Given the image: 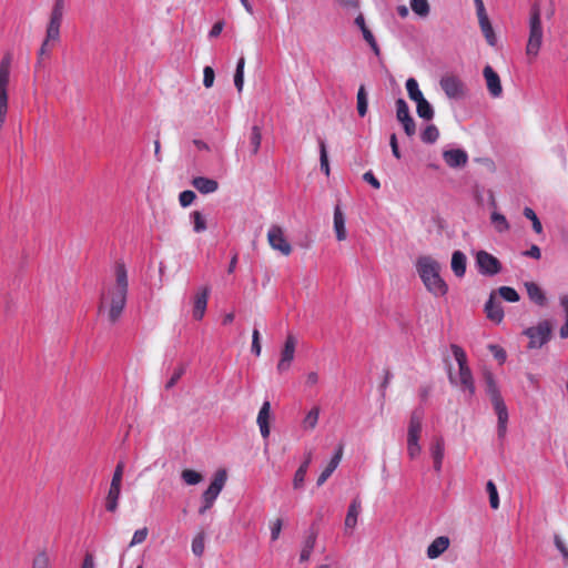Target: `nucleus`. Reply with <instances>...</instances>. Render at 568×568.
Returning <instances> with one entry per match:
<instances>
[{
    "label": "nucleus",
    "instance_id": "nucleus-30",
    "mask_svg": "<svg viewBox=\"0 0 568 568\" xmlns=\"http://www.w3.org/2000/svg\"><path fill=\"white\" fill-rule=\"evenodd\" d=\"M334 230L339 241L346 239L345 216L339 206L334 210Z\"/></svg>",
    "mask_w": 568,
    "mask_h": 568
},
{
    "label": "nucleus",
    "instance_id": "nucleus-14",
    "mask_svg": "<svg viewBox=\"0 0 568 568\" xmlns=\"http://www.w3.org/2000/svg\"><path fill=\"white\" fill-rule=\"evenodd\" d=\"M486 80L487 89L491 97L498 98L503 93V87L499 75L494 71L490 65H486L483 71Z\"/></svg>",
    "mask_w": 568,
    "mask_h": 568
},
{
    "label": "nucleus",
    "instance_id": "nucleus-8",
    "mask_svg": "<svg viewBox=\"0 0 568 568\" xmlns=\"http://www.w3.org/2000/svg\"><path fill=\"white\" fill-rule=\"evenodd\" d=\"M396 118L403 124L407 136L412 138L416 133V123L409 113V108L404 99L396 101Z\"/></svg>",
    "mask_w": 568,
    "mask_h": 568
},
{
    "label": "nucleus",
    "instance_id": "nucleus-49",
    "mask_svg": "<svg viewBox=\"0 0 568 568\" xmlns=\"http://www.w3.org/2000/svg\"><path fill=\"white\" fill-rule=\"evenodd\" d=\"M61 24L49 22L45 30V40L59 41Z\"/></svg>",
    "mask_w": 568,
    "mask_h": 568
},
{
    "label": "nucleus",
    "instance_id": "nucleus-2",
    "mask_svg": "<svg viewBox=\"0 0 568 568\" xmlns=\"http://www.w3.org/2000/svg\"><path fill=\"white\" fill-rule=\"evenodd\" d=\"M415 268L426 291L434 297H443L448 293V285L442 277V266L436 260L420 256L415 262Z\"/></svg>",
    "mask_w": 568,
    "mask_h": 568
},
{
    "label": "nucleus",
    "instance_id": "nucleus-32",
    "mask_svg": "<svg viewBox=\"0 0 568 568\" xmlns=\"http://www.w3.org/2000/svg\"><path fill=\"white\" fill-rule=\"evenodd\" d=\"M416 112L424 120H432L434 116L433 106L425 98L416 101Z\"/></svg>",
    "mask_w": 568,
    "mask_h": 568
},
{
    "label": "nucleus",
    "instance_id": "nucleus-13",
    "mask_svg": "<svg viewBox=\"0 0 568 568\" xmlns=\"http://www.w3.org/2000/svg\"><path fill=\"white\" fill-rule=\"evenodd\" d=\"M494 410L497 415V434L499 438H504L507 433V424H508V409L504 402V399L491 403Z\"/></svg>",
    "mask_w": 568,
    "mask_h": 568
},
{
    "label": "nucleus",
    "instance_id": "nucleus-27",
    "mask_svg": "<svg viewBox=\"0 0 568 568\" xmlns=\"http://www.w3.org/2000/svg\"><path fill=\"white\" fill-rule=\"evenodd\" d=\"M121 496V485L110 484V488L105 498V509L110 513H115L119 506Z\"/></svg>",
    "mask_w": 568,
    "mask_h": 568
},
{
    "label": "nucleus",
    "instance_id": "nucleus-41",
    "mask_svg": "<svg viewBox=\"0 0 568 568\" xmlns=\"http://www.w3.org/2000/svg\"><path fill=\"white\" fill-rule=\"evenodd\" d=\"M410 8L419 17H427L429 14V3L427 0H410Z\"/></svg>",
    "mask_w": 568,
    "mask_h": 568
},
{
    "label": "nucleus",
    "instance_id": "nucleus-6",
    "mask_svg": "<svg viewBox=\"0 0 568 568\" xmlns=\"http://www.w3.org/2000/svg\"><path fill=\"white\" fill-rule=\"evenodd\" d=\"M525 334L529 337V347H541L550 338L551 326L548 321H542L537 326L527 328Z\"/></svg>",
    "mask_w": 568,
    "mask_h": 568
},
{
    "label": "nucleus",
    "instance_id": "nucleus-58",
    "mask_svg": "<svg viewBox=\"0 0 568 568\" xmlns=\"http://www.w3.org/2000/svg\"><path fill=\"white\" fill-rule=\"evenodd\" d=\"M124 467H125L124 462L121 460L118 463V465L115 466V469L113 471V475H112L111 484H116V485L122 484Z\"/></svg>",
    "mask_w": 568,
    "mask_h": 568
},
{
    "label": "nucleus",
    "instance_id": "nucleus-56",
    "mask_svg": "<svg viewBox=\"0 0 568 568\" xmlns=\"http://www.w3.org/2000/svg\"><path fill=\"white\" fill-rule=\"evenodd\" d=\"M148 532L149 531L146 527L135 530L131 539L130 546L132 547L142 544L146 539Z\"/></svg>",
    "mask_w": 568,
    "mask_h": 568
},
{
    "label": "nucleus",
    "instance_id": "nucleus-26",
    "mask_svg": "<svg viewBox=\"0 0 568 568\" xmlns=\"http://www.w3.org/2000/svg\"><path fill=\"white\" fill-rule=\"evenodd\" d=\"M525 287L528 294V297L531 302L537 304L538 306H545L547 303L546 295L544 291L534 282H526Z\"/></svg>",
    "mask_w": 568,
    "mask_h": 568
},
{
    "label": "nucleus",
    "instance_id": "nucleus-40",
    "mask_svg": "<svg viewBox=\"0 0 568 568\" xmlns=\"http://www.w3.org/2000/svg\"><path fill=\"white\" fill-rule=\"evenodd\" d=\"M406 90H407L409 99L413 100L414 102L418 101L419 99L425 98L423 95L422 91L419 90L417 81L414 78H409L406 81Z\"/></svg>",
    "mask_w": 568,
    "mask_h": 568
},
{
    "label": "nucleus",
    "instance_id": "nucleus-25",
    "mask_svg": "<svg viewBox=\"0 0 568 568\" xmlns=\"http://www.w3.org/2000/svg\"><path fill=\"white\" fill-rule=\"evenodd\" d=\"M316 538H317L316 531L313 528H311L308 530V534H307L305 540L303 541L302 550L300 554L301 562L307 561L311 558V555H312L313 549L316 544Z\"/></svg>",
    "mask_w": 568,
    "mask_h": 568
},
{
    "label": "nucleus",
    "instance_id": "nucleus-64",
    "mask_svg": "<svg viewBox=\"0 0 568 568\" xmlns=\"http://www.w3.org/2000/svg\"><path fill=\"white\" fill-rule=\"evenodd\" d=\"M363 179L365 182H367L368 184H371L374 189H379L381 187V183L379 181L375 178V175L373 174V172L368 171V172H365L364 175H363Z\"/></svg>",
    "mask_w": 568,
    "mask_h": 568
},
{
    "label": "nucleus",
    "instance_id": "nucleus-20",
    "mask_svg": "<svg viewBox=\"0 0 568 568\" xmlns=\"http://www.w3.org/2000/svg\"><path fill=\"white\" fill-rule=\"evenodd\" d=\"M362 511V503L359 498H354L347 509V514L345 517V529L353 530L357 525L358 516Z\"/></svg>",
    "mask_w": 568,
    "mask_h": 568
},
{
    "label": "nucleus",
    "instance_id": "nucleus-53",
    "mask_svg": "<svg viewBox=\"0 0 568 568\" xmlns=\"http://www.w3.org/2000/svg\"><path fill=\"white\" fill-rule=\"evenodd\" d=\"M251 351H252V353L255 356H260L261 355V351H262L261 334H260V331L257 328H254L253 333H252V347H251Z\"/></svg>",
    "mask_w": 568,
    "mask_h": 568
},
{
    "label": "nucleus",
    "instance_id": "nucleus-34",
    "mask_svg": "<svg viewBox=\"0 0 568 568\" xmlns=\"http://www.w3.org/2000/svg\"><path fill=\"white\" fill-rule=\"evenodd\" d=\"M262 141V129L258 125H254L250 133V146L253 155L257 154Z\"/></svg>",
    "mask_w": 568,
    "mask_h": 568
},
{
    "label": "nucleus",
    "instance_id": "nucleus-63",
    "mask_svg": "<svg viewBox=\"0 0 568 568\" xmlns=\"http://www.w3.org/2000/svg\"><path fill=\"white\" fill-rule=\"evenodd\" d=\"M389 145L392 148V153L393 155L396 158V159H400V151H399V148H398V142H397V136L395 133H393L390 136H389Z\"/></svg>",
    "mask_w": 568,
    "mask_h": 568
},
{
    "label": "nucleus",
    "instance_id": "nucleus-7",
    "mask_svg": "<svg viewBox=\"0 0 568 568\" xmlns=\"http://www.w3.org/2000/svg\"><path fill=\"white\" fill-rule=\"evenodd\" d=\"M478 271L484 275H496L500 271V262L498 258L489 254L487 251H478L476 256Z\"/></svg>",
    "mask_w": 568,
    "mask_h": 568
},
{
    "label": "nucleus",
    "instance_id": "nucleus-43",
    "mask_svg": "<svg viewBox=\"0 0 568 568\" xmlns=\"http://www.w3.org/2000/svg\"><path fill=\"white\" fill-rule=\"evenodd\" d=\"M486 490L489 495V504L493 509H497L499 507V497L497 487L493 480H488L486 484Z\"/></svg>",
    "mask_w": 568,
    "mask_h": 568
},
{
    "label": "nucleus",
    "instance_id": "nucleus-59",
    "mask_svg": "<svg viewBox=\"0 0 568 568\" xmlns=\"http://www.w3.org/2000/svg\"><path fill=\"white\" fill-rule=\"evenodd\" d=\"M554 542H555V546L556 548L559 550V552L561 554L566 564H568V548L567 546L565 545L564 540L560 538V536L558 535H555L554 537Z\"/></svg>",
    "mask_w": 568,
    "mask_h": 568
},
{
    "label": "nucleus",
    "instance_id": "nucleus-48",
    "mask_svg": "<svg viewBox=\"0 0 568 568\" xmlns=\"http://www.w3.org/2000/svg\"><path fill=\"white\" fill-rule=\"evenodd\" d=\"M524 215L531 221L532 223V230L536 232V233H541L542 231V225L538 219V216L536 215L535 211L530 207H525L524 209Z\"/></svg>",
    "mask_w": 568,
    "mask_h": 568
},
{
    "label": "nucleus",
    "instance_id": "nucleus-10",
    "mask_svg": "<svg viewBox=\"0 0 568 568\" xmlns=\"http://www.w3.org/2000/svg\"><path fill=\"white\" fill-rule=\"evenodd\" d=\"M12 63V53L7 52L0 61V99H9L8 85Z\"/></svg>",
    "mask_w": 568,
    "mask_h": 568
},
{
    "label": "nucleus",
    "instance_id": "nucleus-60",
    "mask_svg": "<svg viewBox=\"0 0 568 568\" xmlns=\"http://www.w3.org/2000/svg\"><path fill=\"white\" fill-rule=\"evenodd\" d=\"M185 373V368L183 366L179 367L174 371L173 375L166 383V388L173 387L178 381L182 377V375Z\"/></svg>",
    "mask_w": 568,
    "mask_h": 568
},
{
    "label": "nucleus",
    "instance_id": "nucleus-11",
    "mask_svg": "<svg viewBox=\"0 0 568 568\" xmlns=\"http://www.w3.org/2000/svg\"><path fill=\"white\" fill-rule=\"evenodd\" d=\"M295 347H296V339L294 336L288 335L284 348L281 354V359L277 364V371L278 372H285L290 368L292 361L294 359L295 354Z\"/></svg>",
    "mask_w": 568,
    "mask_h": 568
},
{
    "label": "nucleus",
    "instance_id": "nucleus-61",
    "mask_svg": "<svg viewBox=\"0 0 568 568\" xmlns=\"http://www.w3.org/2000/svg\"><path fill=\"white\" fill-rule=\"evenodd\" d=\"M281 530H282V520L276 519L271 526V539L273 541L278 539Z\"/></svg>",
    "mask_w": 568,
    "mask_h": 568
},
{
    "label": "nucleus",
    "instance_id": "nucleus-46",
    "mask_svg": "<svg viewBox=\"0 0 568 568\" xmlns=\"http://www.w3.org/2000/svg\"><path fill=\"white\" fill-rule=\"evenodd\" d=\"M320 162L321 170L328 176L329 175V163L326 151V144L323 140L320 141Z\"/></svg>",
    "mask_w": 568,
    "mask_h": 568
},
{
    "label": "nucleus",
    "instance_id": "nucleus-15",
    "mask_svg": "<svg viewBox=\"0 0 568 568\" xmlns=\"http://www.w3.org/2000/svg\"><path fill=\"white\" fill-rule=\"evenodd\" d=\"M270 419H271V403L270 400H264L260 412L257 414L256 423L260 428L261 436L264 439H267L270 437Z\"/></svg>",
    "mask_w": 568,
    "mask_h": 568
},
{
    "label": "nucleus",
    "instance_id": "nucleus-33",
    "mask_svg": "<svg viewBox=\"0 0 568 568\" xmlns=\"http://www.w3.org/2000/svg\"><path fill=\"white\" fill-rule=\"evenodd\" d=\"M357 112L359 116H365L368 110V99L365 87L362 84L357 91Z\"/></svg>",
    "mask_w": 568,
    "mask_h": 568
},
{
    "label": "nucleus",
    "instance_id": "nucleus-54",
    "mask_svg": "<svg viewBox=\"0 0 568 568\" xmlns=\"http://www.w3.org/2000/svg\"><path fill=\"white\" fill-rule=\"evenodd\" d=\"M196 195L193 191L186 190L180 193L179 201L181 206L186 207L193 203Z\"/></svg>",
    "mask_w": 568,
    "mask_h": 568
},
{
    "label": "nucleus",
    "instance_id": "nucleus-38",
    "mask_svg": "<svg viewBox=\"0 0 568 568\" xmlns=\"http://www.w3.org/2000/svg\"><path fill=\"white\" fill-rule=\"evenodd\" d=\"M419 438V436L407 435V454L410 459L417 458L422 452Z\"/></svg>",
    "mask_w": 568,
    "mask_h": 568
},
{
    "label": "nucleus",
    "instance_id": "nucleus-42",
    "mask_svg": "<svg viewBox=\"0 0 568 568\" xmlns=\"http://www.w3.org/2000/svg\"><path fill=\"white\" fill-rule=\"evenodd\" d=\"M31 568H51V560L47 551H40L34 556Z\"/></svg>",
    "mask_w": 568,
    "mask_h": 568
},
{
    "label": "nucleus",
    "instance_id": "nucleus-18",
    "mask_svg": "<svg viewBox=\"0 0 568 568\" xmlns=\"http://www.w3.org/2000/svg\"><path fill=\"white\" fill-rule=\"evenodd\" d=\"M343 455V447L339 446L333 457L331 458L329 463L325 467V469L321 473V475L317 478L316 485L321 487L335 471V469L338 467L341 459Z\"/></svg>",
    "mask_w": 568,
    "mask_h": 568
},
{
    "label": "nucleus",
    "instance_id": "nucleus-62",
    "mask_svg": "<svg viewBox=\"0 0 568 568\" xmlns=\"http://www.w3.org/2000/svg\"><path fill=\"white\" fill-rule=\"evenodd\" d=\"M9 99H0V129L6 122L7 112H8Z\"/></svg>",
    "mask_w": 568,
    "mask_h": 568
},
{
    "label": "nucleus",
    "instance_id": "nucleus-22",
    "mask_svg": "<svg viewBox=\"0 0 568 568\" xmlns=\"http://www.w3.org/2000/svg\"><path fill=\"white\" fill-rule=\"evenodd\" d=\"M485 313L487 318L496 324H499L504 318L503 306L495 301L494 294L490 295L485 304Z\"/></svg>",
    "mask_w": 568,
    "mask_h": 568
},
{
    "label": "nucleus",
    "instance_id": "nucleus-52",
    "mask_svg": "<svg viewBox=\"0 0 568 568\" xmlns=\"http://www.w3.org/2000/svg\"><path fill=\"white\" fill-rule=\"evenodd\" d=\"M307 470L304 467H298L293 477V487L294 489H302L304 487L305 477Z\"/></svg>",
    "mask_w": 568,
    "mask_h": 568
},
{
    "label": "nucleus",
    "instance_id": "nucleus-5",
    "mask_svg": "<svg viewBox=\"0 0 568 568\" xmlns=\"http://www.w3.org/2000/svg\"><path fill=\"white\" fill-rule=\"evenodd\" d=\"M227 479V474L225 469H220L214 474V477L207 487V489L202 494L201 497V506L199 508V514L204 515L207 510H210L219 495L223 490Z\"/></svg>",
    "mask_w": 568,
    "mask_h": 568
},
{
    "label": "nucleus",
    "instance_id": "nucleus-44",
    "mask_svg": "<svg viewBox=\"0 0 568 568\" xmlns=\"http://www.w3.org/2000/svg\"><path fill=\"white\" fill-rule=\"evenodd\" d=\"M181 477L187 485H196L202 480V475L193 469H184Z\"/></svg>",
    "mask_w": 568,
    "mask_h": 568
},
{
    "label": "nucleus",
    "instance_id": "nucleus-19",
    "mask_svg": "<svg viewBox=\"0 0 568 568\" xmlns=\"http://www.w3.org/2000/svg\"><path fill=\"white\" fill-rule=\"evenodd\" d=\"M443 158L450 168L464 166L468 160L467 153L460 149L445 151Z\"/></svg>",
    "mask_w": 568,
    "mask_h": 568
},
{
    "label": "nucleus",
    "instance_id": "nucleus-37",
    "mask_svg": "<svg viewBox=\"0 0 568 568\" xmlns=\"http://www.w3.org/2000/svg\"><path fill=\"white\" fill-rule=\"evenodd\" d=\"M244 68H245V59L241 57L237 60L236 70L234 74V85L239 92H242L244 85Z\"/></svg>",
    "mask_w": 568,
    "mask_h": 568
},
{
    "label": "nucleus",
    "instance_id": "nucleus-31",
    "mask_svg": "<svg viewBox=\"0 0 568 568\" xmlns=\"http://www.w3.org/2000/svg\"><path fill=\"white\" fill-rule=\"evenodd\" d=\"M486 393L488 394L491 403L503 399L499 388L495 382L491 373L485 374Z\"/></svg>",
    "mask_w": 568,
    "mask_h": 568
},
{
    "label": "nucleus",
    "instance_id": "nucleus-47",
    "mask_svg": "<svg viewBox=\"0 0 568 568\" xmlns=\"http://www.w3.org/2000/svg\"><path fill=\"white\" fill-rule=\"evenodd\" d=\"M490 220H491V224L494 225V227L498 232H503V231H506L508 229V222H507L506 217L503 214L494 212L491 214V219Z\"/></svg>",
    "mask_w": 568,
    "mask_h": 568
},
{
    "label": "nucleus",
    "instance_id": "nucleus-39",
    "mask_svg": "<svg viewBox=\"0 0 568 568\" xmlns=\"http://www.w3.org/2000/svg\"><path fill=\"white\" fill-rule=\"evenodd\" d=\"M439 138V131L436 125L428 124L425 130L420 133V140L424 143L432 144L435 143Z\"/></svg>",
    "mask_w": 568,
    "mask_h": 568
},
{
    "label": "nucleus",
    "instance_id": "nucleus-57",
    "mask_svg": "<svg viewBox=\"0 0 568 568\" xmlns=\"http://www.w3.org/2000/svg\"><path fill=\"white\" fill-rule=\"evenodd\" d=\"M192 217H193L195 232H202L206 229L205 220L199 211L193 212Z\"/></svg>",
    "mask_w": 568,
    "mask_h": 568
},
{
    "label": "nucleus",
    "instance_id": "nucleus-17",
    "mask_svg": "<svg viewBox=\"0 0 568 568\" xmlns=\"http://www.w3.org/2000/svg\"><path fill=\"white\" fill-rule=\"evenodd\" d=\"M430 454L434 460V470L436 473H440L445 456V444L442 437H437L434 439L430 446Z\"/></svg>",
    "mask_w": 568,
    "mask_h": 568
},
{
    "label": "nucleus",
    "instance_id": "nucleus-24",
    "mask_svg": "<svg viewBox=\"0 0 568 568\" xmlns=\"http://www.w3.org/2000/svg\"><path fill=\"white\" fill-rule=\"evenodd\" d=\"M192 185L202 194H210L219 189L217 181L204 176L194 178Z\"/></svg>",
    "mask_w": 568,
    "mask_h": 568
},
{
    "label": "nucleus",
    "instance_id": "nucleus-29",
    "mask_svg": "<svg viewBox=\"0 0 568 568\" xmlns=\"http://www.w3.org/2000/svg\"><path fill=\"white\" fill-rule=\"evenodd\" d=\"M467 258L462 251H455L452 257V271L457 277H463L466 273Z\"/></svg>",
    "mask_w": 568,
    "mask_h": 568
},
{
    "label": "nucleus",
    "instance_id": "nucleus-4",
    "mask_svg": "<svg viewBox=\"0 0 568 568\" xmlns=\"http://www.w3.org/2000/svg\"><path fill=\"white\" fill-rule=\"evenodd\" d=\"M541 10L538 3H534L529 17V37L526 45V54L536 58L542 44Z\"/></svg>",
    "mask_w": 568,
    "mask_h": 568
},
{
    "label": "nucleus",
    "instance_id": "nucleus-21",
    "mask_svg": "<svg viewBox=\"0 0 568 568\" xmlns=\"http://www.w3.org/2000/svg\"><path fill=\"white\" fill-rule=\"evenodd\" d=\"M449 538L446 536H439L435 538L430 545L427 547V557L429 559L438 558L442 554H444L449 547Z\"/></svg>",
    "mask_w": 568,
    "mask_h": 568
},
{
    "label": "nucleus",
    "instance_id": "nucleus-3",
    "mask_svg": "<svg viewBox=\"0 0 568 568\" xmlns=\"http://www.w3.org/2000/svg\"><path fill=\"white\" fill-rule=\"evenodd\" d=\"M452 353L458 364V375L448 374V379L452 385L460 388L462 392L467 393L470 399L476 392L474 377L467 364V355L465 351L457 344L450 345Z\"/></svg>",
    "mask_w": 568,
    "mask_h": 568
},
{
    "label": "nucleus",
    "instance_id": "nucleus-55",
    "mask_svg": "<svg viewBox=\"0 0 568 568\" xmlns=\"http://www.w3.org/2000/svg\"><path fill=\"white\" fill-rule=\"evenodd\" d=\"M215 73L212 67H205L203 70V85L211 88L214 84Z\"/></svg>",
    "mask_w": 568,
    "mask_h": 568
},
{
    "label": "nucleus",
    "instance_id": "nucleus-23",
    "mask_svg": "<svg viewBox=\"0 0 568 568\" xmlns=\"http://www.w3.org/2000/svg\"><path fill=\"white\" fill-rule=\"evenodd\" d=\"M424 418V409L422 407L415 408L409 418L407 435L409 436H419L422 433V424Z\"/></svg>",
    "mask_w": 568,
    "mask_h": 568
},
{
    "label": "nucleus",
    "instance_id": "nucleus-36",
    "mask_svg": "<svg viewBox=\"0 0 568 568\" xmlns=\"http://www.w3.org/2000/svg\"><path fill=\"white\" fill-rule=\"evenodd\" d=\"M63 14H64V0H54L49 22L61 24Z\"/></svg>",
    "mask_w": 568,
    "mask_h": 568
},
{
    "label": "nucleus",
    "instance_id": "nucleus-16",
    "mask_svg": "<svg viewBox=\"0 0 568 568\" xmlns=\"http://www.w3.org/2000/svg\"><path fill=\"white\" fill-rule=\"evenodd\" d=\"M267 241L272 248H291L287 243L284 231L278 225H272L267 232Z\"/></svg>",
    "mask_w": 568,
    "mask_h": 568
},
{
    "label": "nucleus",
    "instance_id": "nucleus-45",
    "mask_svg": "<svg viewBox=\"0 0 568 568\" xmlns=\"http://www.w3.org/2000/svg\"><path fill=\"white\" fill-rule=\"evenodd\" d=\"M499 295L507 302H518L519 301V294L517 291L510 286H501L498 288Z\"/></svg>",
    "mask_w": 568,
    "mask_h": 568
},
{
    "label": "nucleus",
    "instance_id": "nucleus-12",
    "mask_svg": "<svg viewBox=\"0 0 568 568\" xmlns=\"http://www.w3.org/2000/svg\"><path fill=\"white\" fill-rule=\"evenodd\" d=\"M210 295V287L202 286L199 288L194 296L193 302V317L197 321H201L205 314L207 300Z\"/></svg>",
    "mask_w": 568,
    "mask_h": 568
},
{
    "label": "nucleus",
    "instance_id": "nucleus-51",
    "mask_svg": "<svg viewBox=\"0 0 568 568\" xmlns=\"http://www.w3.org/2000/svg\"><path fill=\"white\" fill-rule=\"evenodd\" d=\"M361 31L363 33L364 40L369 44V47L372 48L374 53L376 55H378L379 54V47H378V44L376 42V39H375L374 34L372 33V31L367 27L364 28Z\"/></svg>",
    "mask_w": 568,
    "mask_h": 568
},
{
    "label": "nucleus",
    "instance_id": "nucleus-28",
    "mask_svg": "<svg viewBox=\"0 0 568 568\" xmlns=\"http://www.w3.org/2000/svg\"><path fill=\"white\" fill-rule=\"evenodd\" d=\"M478 22H479L480 30H481L486 41L488 42V44L489 45H495V43H496V36H495L493 26H491V23L489 21V18H488L487 13L478 16Z\"/></svg>",
    "mask_w": 568,
    "mask_h": 568
},
{
    "label": "nucleus",
    "instance_id": "nucleus-50",
    "mask_svg": "<svg viewBox=\"0 0 568 568\" xmlns=\"http://www.w3.org/2000/svg\"><path fill=\"white\" fill-rule=\"evenodd\" d=\"M192 551L195 556L201 557L204 552V534L196 535L192 540Z\"/></svg>",
    "mask_w": 568,
    "mask_h": 568
},
{
    "label": "nucleus",
    "instance_id": "nucleus-1",
    "mask_svg": "<svg viewBox=\"0 0 568 568\" xmlns=\"http://www.w3.org/2000/svg\"><path fill=\"white\" fill-rule=\"evenodd\" d=\"M114 280L104 284L99 313L106 316L111 324L119 321L126 304L128 297V271L123 262H116L113 266Z\"/></svg>",
    "mask_w": 568,
    "mask_h": 568
},
{
    "label": "nucleus",
    "instance_id": "nucleus-9",
    "mask_svg": "<svg viewBox=\"0 0 568 568\" xmlns=\"http://www.w3.org/2000/svg\"><path fill=\"white\" fill-rule=\"evenodd\" d=\"M440 88L449 99H459L465 94V85L463 81L453 74L444 75L440 79Z\"/></svg>",
    "mask_w": 568,
    "mask_h": 568
},
{
    "label": "nucleus",
    "instance_id": "nucleus-35",
    "mask_svg": "<svg viewBox=\"0 0 568 568\" xmlns=\"http://www.w3.org/2000/svg\"><path fill=\"white\" fill-rule=\"evenodd\" d=\"M318 418H320V407L314 406L304 417L303 423H302L303 428L310 429V430L314 429L318 423Z\"/></svg>",
    "mask_w": 568,
    "mask_h": 568
}]
</instances>
